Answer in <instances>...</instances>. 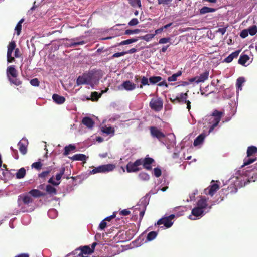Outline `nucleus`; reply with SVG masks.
Here are the masks:
<instances>
[{"instance_id": "obj_13", "label": "nucleus", "mask_w": 257, "mask_h": 257, "mask_svg": "<svg viewBox=\"0 0 257 257\" xmlns=\"http://www.w3.org/2000/svg\"><path fill=\"white\" fill-rule=\"evenodd\" d=\"M136 85L132 82L130 80L124 81L120 86H118L119 90H122L123 89L126 91H132L136 88Z\"/></svg>"}, {"instance_id": "obj_31", "label": "nucleus", "mask_w": 257, "mask_h": 257, "mask_svg": "<svg viewBox=\"0 0 257 257\" xmlns=\"http://www.w3.org/2000/svg\"><path fill=\"white\" fill-rule=\"evenodd\" d=\"M82 254H89L93 252V249H91L88 246H84L82 247L79 251Z\"/></svg>"}, {"instance_id": "obj_10", "label": "nucleus", "mask_w": 257, "mask_h": 257, "mask_svg": "<svg viewBox=\"0 0 257 257\" xmlns=\"http://www.w3.org/2000/svg\"><path fill=\"white\" fill-rule=\"evenodd\" d=\"M149 130L151 136L153 138H157L159 141L166 137L164 133L155 126L150 127Z\"/></svg>"}, {"instance_id": "obj_51", "label": "nucleus", "mask_w": 257, "mask_h": 257, "mask_svg": "<svg viewBox=\"0 0 257 257\" xmlns=\"http://www.w3.org/2000/svg\"><path fill=\"white\" fill-rule=\"evenodd\" d=\"M31 85L33 86H38L40 84L39 80L37 78H34L31 80L30 82Z\"/></svg>"}, {"instance_id": "obj_35", "label": "nucleus", "mask_w": 257, "mask_h": 257, "mask_svg": "<svg viewBox=\"0 0 257 257\" xmlns=\"http://www.w3.org/2000/svg\"><path fill=\"white\" fill-rule=\"evenodd\" d=\"M24 19L23 18L21 19L15 27V30L16 31L17 35H19L21 33L22 29V24L24 22Z\"/></svg>"}, {"instance_id": "obj_41", "label": "nucleus", "mask_w": 257, "mask_h": 257, "mask_svg": "<svg viewBox=\"0 0 257 257\" xmlns=\"http://www.w3.org/2000/svg\"><path fill=\"white\" fill-rule=\"evenodd\" d=\"M102 131L108 135L114 133V129L111 127L105 126L103 127Z\"/></svg>"}, {"instance_id": "obj_22", "label": "nucleus", "mask_w": 257, "mask_h": 257, "mask_svg": "<svg viewBox=\"0 0 257 257\" xmlns=\"http://www.w3.org/2000/svg\"><path fill=\"white\" fill-rule=\"evenodd\" d=\"M206 135L204 133H202L199 135L197 138L194 140L193 142V145L194 146H197L200 144H201L205 139Z\"/></svg>"}, {"instance_id": "obj_6", "label": "nucleus", "mask_w": 257, "mask_h": 257, "mask_svg": "<svg viewBox=\"0 0 257 257\" xmlns=\"http://www.w3.org/2000/svg\"><path fill=\"white\" fill-rule=\"evenodd\" d=\"M174 218L175 215L174 214H171L168 216L163 217L157 221V224H155V225L160 226L161 225H163L166 228H170L173 224L172 220Z\"/></svg>"}, {"instance_id": "obj_25", "label": "nucleus", "mask_w": 257, "mask_h": 257, "mask_svg": "<svg viewBox=\"0 0 257 257\" xmlns=\"http://www.w3.org/2000/svg\"><path fill=\"white\" fill-rule=\"evenodd\" d=\"M76 147L74 145L69 144L68 146H66L64 148V152L63 155L64 156H67L71 151H73L76 149Z\"/></svg>"}, {"instance_id": "obj_56", "label": "nucleus", "mask_w": 257, "mask_h": 257, "mask_svg": "<svg viewBox=\"0 0 257 257\" xmlns=\"http://www.w3.org/2000/svg\"><path fill=\"white\" fill-rule=\"evenodd\" d=\"M51 172V170H47L42 172L41 173L39 174V177L42 178L46 177Z\"/></svg>"}, {"instance_id": "obj_57", "label": "nucleus", "mask_w": 257, "mask_h": 257, "mask_svg": "<svg viewBox=\"0 0 257 257\" xmlns=\"http://www.w3.org/2000/svg\"><path fill=\"white\" fill-rule=\"evenodd\" d=\"M139 23V21L137 18L132 19L129 22L128 25L130 26H135Z\"/></svg>"}, {"instance_id": "obj_45", "label": "nucleus", "mask_w": 257, "mask_h": 257, "mask_svg": "<svg viewBox=\"0 0 257 257\" xmlns=\"http://www.w3.org/2000/svg\"><path fill=\"white\" fill-rule=\"evenodd\" d=\"M85 43H86V42L85 41H79V42H74L71 43L69 45V47H75L78 45H83V44H85Z\"/></svg>"}, {"instance_id": "obj_49", "label": "nucleus", "mask_w": 257, "mask_h": 257, "mask_svg": "<svg viewBox=\"0 0 257 257\" xmlns=\"http://www.w3.org/2000/svg\"><path fill=\"white\" fill-rule=\"evenodd\" d=\"M256 160V158L255 159H252V158H245L244 159V163H243V166H246L250 164L251 163H253Z\"/></svg>"}, {"instance_id": "obj_30", "label": "nucleus", "mask_w": 257, "mask_h": 257, "mask_svg": "<svg viewBox=\"0 0 257 257\" xmlns=\"http://www.w3.org/2000/svg\"><path fill=\"white\" fill-rule=\"evenodd\" d=\"M249 59V57L246 54H244L240 56L238 62L242 65H244Z\"/></svg>"}, {"instance_id": "obj_46", "label": "nucleus", "mask_w": 257, "mask_h": 257, "mask_svg": "<svg viewBox=\"0 0 257 257\" xmlns=\"http://www.w3.org/2000/svg\"><path fill=\"white\" fill-rule=\"evenodd\" d=\"M42 166V164L40 161L34 162L31 165L32 168H35L38 170L41 169Z\"/></svg>"}, {"instance_id": "obj_53", "label": "nucleus", "mask_w": 257, "mask_h": 257, "mask_svg": "<svg viewBox=\"0 0 257 257\" xmlns=\"http://www.w3.org/2000/svg\"><path fill=\"white\" fill-rule=\"evenodd\" d=\"M170 37H166V38H161L159 41V44H165L168 42H169L170 41Z\"/></svg>"}, {"instance_id": "obj_12", "label": "nucleus", "mask_w": 257, "mask_h": 257, "mask_svg": "<svg viewBox=\"0 0 257 257\" xmlns=\"http://www.w3.org/2000/svg\"><path fill=\"white\" fill-rule=\"evenodd\" d=\"M33 199L28 194H22L18 196V203L19 206H21L22 202L24 204L29 205L30 203L33 202Z\"/></svg>"}, {"instance_id": "obj_2", "label": "nucleus", "mask_w": 257, "mask_h": 257, "mask_svg": "<svg viewBox=\"0 0 257 257\" xmlns=\"http://www.w3.org/2000/svg\"><path fill=\"white\" fill-rule=\"evenodd\" d=\"M7 76L11 84L17 86H20L22 82L19 78H17L18 72L14 66H10L7 69Z\"/></svg>"}, {"instance_id": "obj_7", "label": "nucleus", "mask_w": 257, "mask_h": 257, "mask_svg": "<svg viewBox=\"0 0 257 257\" xmlns=\"http://www.w3.org/2000/svg\"><path fill=\"white\" fill-rule=\"evenodd\" d=\"M140 163L139 159H137L134 162H129L126 166L127 172L132 173L139 171L141 169V168L139 167L141 166Z\"/></svg>"}, {"instance_id": "obj_39", "label": "nucleus", "mask_w": 257, "mask_h": 257, "mask_svg": "<svg viewBox=\"0 0 257 257\" xmlns=\"http://www.w3.org/2000/svg\"><path fill=\"white\" fill-rule=\"evenodd\" d=\"M157 232L154 231H151L147 235V240L148 241H151V240H153L154 239H155L156 238V237L157 236Z\"/></svg>"}, {"instance_id": "obj_19", "label": "nucleus", "mask_w": 257, "mask_h": 257, "mask_svg": "<svg viewBox=\"0 0 257 257\" xmlns=\"http://www.w3.org/2000/svg\"><path fill=\"white\" fill-rule=\"evenodd\" d=\"M82 123L88 128H92L94 124L93 119L89 117H85L82 120Z\"/></svg>"}, {"instance_id": "obj_55", "label": "nucleus", "mask_w": 257, "mask_h": 257, "mask_svg": "<svg viewBox=\"0 0 257 257\" xmlns=\"http://www.w3.org/2000/svg\"><path fill=\"white\" fill-rule=\"evenodd\" d=\"M48 183L52 184L54 186H58L60 184V182H56L54 180V177H52L48 180Z\"/></svg>"}, {"instance_id": "obj_47", "label": "nucleus", "mask_w": 257, "mask_h": 257, "mask_svg": "<svg viewBox=\"0 0 257 257\" xmlns=\"http://www.w3.org/2000/svg\"><path fill=\"white\" fill-rule=\"evenodd\" d=\"M149 80H148L147 77L145 76L142 77L141 80V85H140V87L142 88L143 86L149 85Z\"/></svg>"}, {"instance_id": "obj_20", "label": "nucleus", "mask_w": 257, "mask_h": 257, "mask_svg": "<svg viewBox=\"0 0 257 257\" xmlns=\"http://www.w3.org/2000/svg\"><path fill=\"white\" fill-rule=\"evenodd\" d=\"M240 51L241 50H239L232 53L224 59V62L226 63H230L233 59L236 58L238 56Z\"/></svg>"}, {"instance_id": "obj_17", "label": "nucleus", "mask_w": 257, "mask_h": 257, "mask_svg": "<svg viewBox=\"0 0 257 257\" xmlns=\"http://www.w3.org/2000/svg\"><path fill=\"white\" fill-rule=\"evenodd\" d=\"M69 158L73 161H82L85 162L88 157L83 154H77L73 155L72 157H69Z\"/></svg>"}, {"instance_id": "obj_40", "label": "nucleus", "mask_w": 257, "mask_h": 257, "mask_svg": "<svg viewBox=\"0 0 257 257\" xmlns=\"http://www.w3.org/2000/svg\"><path fill=\"white\" fill-rule=\"evenodd\" d=\"M245 82V79L243 77H239L237 79L236 84V87L240 90L242 89V85Z\"/></svg>"}, {"instance_id": "obj_58", "label": "nucleus", "mask_w": 257, "mask_h": 257, "mask_svg": "<svg viewBox=\"0 0 257 257\" xmlns=\"http://www.w3.org/2000/svg\"><path fill=\"white\" fill-rule=\"evenodd\" d=\"M125 54H126V52H124V51H123L121 52H117V53H114L112 56V58H113L119 57H120L122 56H124Z\"/></svg>"}, {"instance_id": "obj_18", "label": "nucleus", "mask_w": 257, "mask_h": 257, "mask_svg": "<svg viewBox=\"0 0 257 257\" xmlns=\"http://www.w3.org/2000/svg\"><path fill=\"white\" fill-rule=\"evenodd\" d=\"M207 199L205 197H201L197 203V207L203 210L207 207Z\"/></svg>"}, {"instance_id": "obj_60", "label": "nucleus", "mask_w": 257, "mask_h": 257, "mask_svg": "<svg viewBox=\"0 0 257 257\" xmlns=\"http://www.w3.org/2000/svg\"><path fill=\"white\" fill-rule=\"evenodd\" d=\"M14 55L15 57L16 58H19L21 56L22 54L19 48L15 49Z\"/></svg>"}, {"instance_id": "obj_16", "label": "nucleus", "mask_w": 257, "mask_h": 257, "mask_svg": "<svg viewBox=\"0 0 257 257\" xmlns=\"http://www.w3.org/2000/svg\"><path fill=\"white\" fill-rule=\"evenodd\" d=\"M29 194L35 198L44 197L46 196V193L41 192L38 189H32L29 192Z\"/></svg>"}, {"instance_id": "obj_15", "label": "nucleus", "mask_w": 257, "mask_h": 257, "mask_svg": "<svg viewBox=\"0 0 257 257\" xmlns=\"http://www.w3.org/2000/svg\"><path fill=\"white\" fill-rule=\"evenodd\" d=\"M209 75V71L206 70L204 72L200 74L199 76H197V83L204 82L205 80H207Z\"/></svg>"}, {"instance_id": "obj_24", "label": "nucleus", "mask_w": 257, "mask_h": 257, "mask_svg": "<svg viewBox=\"0 0 257 257\" xmlns=\"http://www.w3.org/2000/svg\"><path fill=\"white\" fill-rule=\"evenodd\" d=\"M18 146L20 152L23 155L26 154L27 151L26 143H23V140H21L18 143Z\"/></svg>"}, {"instance_id": "obj_50", "label": "nucleus", "mask_w": 257, "mask_h": 257, "mask_svg": "<svg viewBox=\"0 0 257 257\" xmlns=\"http://www.w3.org/2000/svg\"><path fill=\"white\" fill-rule=\"evenodd\" d=\"M154 175H155V176L156 177H159L160 176H161V174H162V172H161V170L160 168L157 167V168H155L154 169Z\"/></svg>"}, {"instance_id": "obj_36", "label": "nucleus", "mask_w": 257, "mask_h": 257, "mask_svg": "<svg viewBox=\"0 0 257 257\" xmlns=\"http://www.w3.org/2000/svg\"><path fill=\"white\" fill-rule=\"evenodd\" d=\"M138 177L142 181H148L150 179L149 175L144 172L140 173L138 175Z\"/></svg>"}, {"instance_id": "obj_43", "label": "nucleus", "mask_w": 257, "mask_h": 257, "mask_svg": "<svg viewBox=\"0 0 257 257\" xmlns=\"http://www.w3.org/2000/svg\"><path fill=\"white\" fill-rule=\"evenodd\" d=\"M65 171V168L64 167L61 168L60 172L56 175V179L57 181H59L61 179L62 176L64 174Z\"/></svg>"}, {"instance_id": "obj_8", "label": "nucleus", "mask_w": 257, "mask_h": 257, "mask_svg": "<svg viewBox=\"0 0 257 257\" xmlns=\"http://www.w3.org/2000/svg\"><path fill=\"white\" fill-rule=\"evenodd\" d=\"M149 105L152 109L160 111L163 108V102L160 98H153L151 100Z\"/></svg>"}, {"instance_id": "obj_3", "label": "nucleus", "mask_w": 257, "mask_h": 257, "mask_svg": "<svg viewBox=\"0 0 257 257\" xmlns=\"http://www.w3.org/2000/svg\"><path fill=\"white\" fill-rule=\"evenodd\" d=\"M94 76V72L93 71H89L87 73H83L77 78L76 81L77 85L90 84L92 83Z\"/></svg>"}, {"instance_id": "obj_33", "label": "nucleus", "mask_w": 257, "mask_h": 257, "mask_svg": "<svg viewBox=\"0 0 257 257\" xmlns=\"http://www.w3.org/2000/svg\"><path fill=\"white\" fill-rule=\"evenodd\" d=\"M26 175V170L24 168H21L18 170L16 173V176L17 179H22L25 177Z\"/></svg>"}, {"instance_id": "obj_44", "label": "nucleus", "mask_w": 257, "mask_h": 257, "mask_svg": "<svg viewBox=\"0 0 257 257\" xmlns=\"http://www.w3.org/2000/svg\"><path fill=\"white\" fill-rule=\"evenodd\" d=\"M140 31H141V30L139 29H136L134 30L127 29V30H125L124 33L126 35H131L132 34H138V33H140Z\"/></svg>"}, {"instance_id": "obj_42", "label": "nucleus", "mask_w": 257, "mask_h": 257, "mask_svg": "<svg viewBox=\"0 0 257 257\" xmlns=\"http://www.w3.org/2000/svg\"><path fill=\"white\" fill-rule=\"evenodd\" d=\"M247 30L250 35H254L257 32V26L256 25H253L250 27Z\"/></svg>"}, {"instance_id": "obj_61", "label": "nucleus", "mask_w": 257, "mask_h": 257, "mask_svg": "<svg viewBox=\"0 0 257 257\" xmlns=\"http://www.w3.org/2000/svg\"><path fill=\"white\" fill-rule=\"evenodd\" d=\"M116 217V213L115 212H113V214L108 216V217H106L104 220H105V221H110L112 219L114 218L115 217Z\"/></svg>"}, {"instance_id": "obj_27", "label": "nucleus", "mask_w": 257, "mask_h": 257, "mask_svg": "<svg viewBox=\"0 0 257 257\" xmlns=\"http://www.w3.org/2000/svg\"><path fill=\"white\" fill-rule=\"evenodd\" d=\"M257 153V147L254 146H249L247 150V157H248Z\"/></svg>"}, {"instance_id": "obj_29", "label": "nucleus", "mask_w": 257, "mask_h": 257, "mask_svg": "<svg viewBox=\"0 0 257 257\" xmlns=\"http://www.w3.org/2000/svg\"><path fill=\"white\" fill-rule=\"evenodd\" d=\"M215 11L216 9L214 8L204 6L201 9H200V14H204L207 13L214 12Z\"/></svg>"}, {"instance_id": "obj_63", "label": "nucleus", "mask_w": 257, "mask_h": 257, "mask_svg": "<svg viewBox=\"0 0 257 257\" xmlns=\"http://www.w3.org/2000/svg\"><path fill=\"white\" fill-rule=\"evenodd\" d=\"M146 210V207H144L142 211H140L139 216H140V220H141L144 215L145 211Z\"/></svg>"}, {"instance_id": "obj_23", "label": "nucleus", "mask_w": 257, "mask_h": 257, "mask_svg": "<svg viewBox=\"0 0 257 257\" xmlns=\"http://www.w3.org/2000/svg\"><path fill=\"white\" fill-rule=\"evenodd\" d=\"M191 213L196 217H201L204 214V211L201 208L196 207L192 210Z\"/></svg>"}, {"instance_id": "obj_62", "label": "nucleus", "mask_w": 257, "mask_h": 257, "mask_svg": "<svg viewBox=\"0 0 257 257\" xmlns=\"http://www.w3.org/2000/svg\"><path fill=\"white\" fill-rule=\"evenodd\" d=\"M130 211L128 210L127 209H124L122 210L120 212V215L122 216H127L130 214Z\"/></svg>"}, {"instance_id": "obj_9", "label": "nucleus", "mask_w": 257, "mask_h": 257, "mask_svg": "<svg viewBox=\"0 0 257 257\" xmlns=\"http://www.w3.org/2000/svg\"><path fill=\"white\" fill-rule=\"evenodd\" d=\"M139 160L141 162V165L143 166V168L147 170H152V164L155 162L154 159L147 156L145 158H140Z\"/></svg>"}, {"instance_id": "obj_5", "label": "nucleus", "mask_w": 257, "mask_h": 257, "mask_svg": "<svg viewBox=\"0 0 257 257\" xmlns=\"http://www.w3.org/2000/svg\"><path fill=\"white\" fill-rule=\"evenodd\" d=\"M115 168V166L113 164H108L99 166L94 168L90 171L91 174H94L98 173H106L113 171Z\"/></svg>"}, {"instance_id": "obj_14", "label": "nucleus", "mask_w": 257, "mask_h": 257, "mask_svg": "<svg viewBox=\"0 0 257 257\" xmlns=\"http://www.w3.org/2000/svg\"><path fill=\"white\" fill-rule=\"evenodd\" d=\"M219 189V185L217 184H213L204 190V193L206 195L212 196Z\"/></svg>"}, {"instance_id": "obj_54", "label": "nucleus", "mask_w": 257, "mask_h": 257, "mask_svg": "<svg viewBox=\"0 0 257 257\" xmlns=\"http://www.w3.org/2000/svg\"><path fill=\"white\" fill-rule=\"evenodd\" d=\"M248 33L247 29H244L241 32L240 36L241 38H245L248 36Z\"/></svg>"}, {"instance_id": "obj_1", "label": "nucleus", "mask_w": 257, "mask_h": 257, "mask_svg": "<svg viewBox=\"0 0 257 257\" xmlns=\"http://www.w3.org/2000/svg\"><path fill=\"white\" fill-rule=\"evenodd\" d=\"M223 114V112L215 109L213 110L211 115L206 117L205 121L211 124L209 130V133L211 132L218 125Z\"/></svg>"}, {"instance_id": "obj_26", "label": "nucleus", "mask_w": 257, "mask_h": 257, "mask_svg": "<svg viewBox=\"0 0 257 257\" xmlns=\"http://www.w3.org/2000/svg\"><path fill=\"white\" fill-rule=\"evenodd\" d=\"M46 191L48 194L51 195H54L57 194V190L51 185H46Z\"/></svg>"}, {"instance_id": "obj_38", "label": "nucleus", "mask_w": 257, "mask_h": 257, "mask_svg": "<svg viewBox=\"0 0 257 257\" xmlns=\"http://www.w3.org/2000/svg\"><path fill=\"white\" fill-rule=\"evenodd\" d=\"M155 36L154 34H147L144 36L139 37V38L141 39H143L146 41H149Z\"/></svg>"}, {"instance_id": "obj_32", "label": "nucleus", "mask_w": 257, "mask_h": 257, "mask_svg": "<svg viewBox=\"0 0 257 257\" xmlns=\"http://www.w3.org/2000/svg\"><path fill=\"white\" fill-rule=\"evenodd\" d=\"M128 3L134 8H141L142 5L141 0H128Z\"/></svg>"}, {"instance_id": "obj_21", "label": "nucleus", "mask_w": 257, "mask_h": 257, "mask_svg": "<svg viewBox=\"0 0 257 257\" xmlns=\"http://www.w3.org/2000/svg\"><path fill=\"white\" fill-rule=\"evenodd\" d=\"M53 101L58 104H62L65 101L64 97L60 96L57 94H54L52 96Z\"/></svg>"}, {"instance_id": "obj_11", "label": "nucleus", "mask_w": 257, "mask_h": 257, "mask_svg": "<svg viewBox=\"0 0 257 257\" xmlns=\"http://www.w3.org/2000/svg\"><path fill=\"white\" fill-rule=\"evenodd\" d=\"M16 44L15 41H11L8 46V50L7 54V61L9 63L13 62L15 61L14 57L12 56V52L15 50Z\"/></svg>"}, {"instance_id": "obj_28", "label": "nucleus", "mask_w": 257, "mask_h": 257, "mask_svg": "<svg viewBox=\"0 0 257 257\" xmlns=\"http://www.w3.org/2000/svg\"><path fill=\"white\" fill-rule=\"evenodd\" d=\"M182 72L181 71H178L176 73L173 74L172 76L168 77V81L169 82L176 81L177 80V77L182 75Z\"/></svg>"}, {"instance_id": "obj_52", "label": "nucleus", "mask_w": 257, "mask_h": 257, "mask_svg": "<svg viewBox=\"0 0 257 257\" xmlns=\"http://www.w3.org/2000/svg\"><path fill=\"white\" fill-rule=\"evenodd\" d=\"M107 226V223L103 219L99 224V228L101 230L104 229Z\"/></svg>"}, {"instance_id": "obj_4", "label": "nucleus", "mask_w": 257, "mask_h": 257, "mask_svg": "<svg viewBox=\"0 0 257 257\" xmlns=\"http://www.w3.org/2000/svg\"><path fill=\"white\" fill-rule=\"evenodd\" d=\"M188 94L186 93H181L180 95L174 98H171L170 101L174 104L177 103H186L187 108L189 111L191 109V102L187 100Z\"/></svg>"}, {"instance_id": "obj_37", "label": "nucleus", "mask_w": 257, "mask_h": 257, "mask_svg": "<svg viewBox=\"0 0 257 257\" xmlns=\"http://www.w3.org/2000/svg\"><path fill=\"white\" fill-rule=\"evenodd\" d=\"M162 79V78L160 76H152L150 77L149 82L152 84H155L161 81Z\"/></svg>"}, {"instance_id": "obj_59", "label": "nucleus", "mask_w": 257, "mask_h": 257, "mask_svg": "<svg viewBox=\"0 0 257 257\" xmlns=\"http://www.w3.org/2000/svg\"><path fill=\"white\" fill-rule=\"evenodd\" d=\"M172 0H158V4L159 5H168L170 3Z\"/></svg>"}, {"instance_id": "obj_64", "label": "nucleus", "mask_w": 257, "mask_h": 257, "mask_svg": "<svg viewBox=\"0 0 257 257\" xmlns=\"http://www.w3.org/2000/svg\"><path fill=\"white\" fill-rule=\"evenodd\" d=\"M226 27L219 28L218 32L221 33L222 35H224L226 31Z\"/></svg>"}, {"instance_id": "obj_34", "label": "nucleus", "mask_w": 257, "mask_h": 257, "mask_svg": "<svg viewBox=\"0 0 257 257\" xmlns=\"http://www.w3.org/2000/svg\"><path fill=\"white\" fill-rule=\"evenodd\" d=\"M138 40V39L135 38L127 39V40H125L124 41H122L121 42L119 43L117 45L120 46V45H127V44H130L131 43H134V42H136Z\"/></svg>"}, {"instance_id": "obj_48", "label": "nucleus", "mask_w": 257, "mask_h": 257, "mask_svg": "<svg viewBox=\"0 0 257 257\" xmlns=\"http://www.w3.org/2000/svg\"><path fill=\"white\" fill-rule=\"evenodd\" d=\"M101 96V94H98V92L94 91L92 92L91 97L92 101L97 100Z\"/></svg>"}]
</instances>
